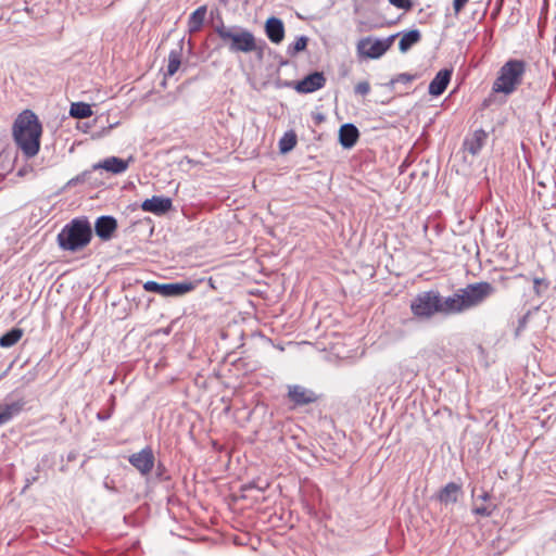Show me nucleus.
Here are the masks:
<instances>
[{
  "mask_svg": "<svg viewBox=\"0 0 556 556\" xmlns=\"http://www.w3.org/2000/svg\"><path fill=\"white\" fill-rule=\"evenodd\" d=\"M41 134L42 126L30 110L23 111L13 124L14 141L27 159L38 154Z\"/></svg>",
  "mask_w": 556,
  "mask_h": 556,
  "instance_id": "1",
  "label": "nucleus"
},
{
  "mask_svg": "<svg viewBox=\"0 0 556 556\" xmlns=\"http://www.w3.org/2000/svg\"><path fill=\"white\" fill-rule=\"evenodd\" d=\"M215 33L232 53L258 51L261 56L266 46L264 40L258 43L252 31L239 26L226 27L223 22L215 26Z\"/></svg>",
  "mask_w": 556,
  "mask_h": 556,
  "instance_id": "2",
  "label": "nucleus"
},
{
  "mask_svg": "<svg viewBox=\"0 0 556 556\" xmlns=\"http://www.w3.org/2000/svg\"><path fill=\"white\" fill-rule=\"evenodd\" d=\"M528 63L521 59H508L497 71L492 92L510 96L523 84Z\"/></svg>",
  "mask_w": 556,
  "mask_h": 556,
  "instance_id": "3",
  "label": "nucleus"
},
{
  "mask_svg": "<svg viewBox=\"0 0 556 556\" xmlns=\"http://www.w3.org/2000/svg\"><path fill=\"white\" fill-rule=\"evenodd\" d=\"M92 228L86 217L74 218L58 233L56 241L63 251L77 252L89 244Z\"/></svg>",
  "mask_w": 556,
  "mask_h": 556,
  "instance_id": "4",
  "label": "nucleus"
},
{
  "mask_svg": "<svg viewBox=\"0 0 556 556\" xmlns=\"http://www.w3.org/2000/svg\"><path fill=\"white\" fill-rule=\"evenodd\" d=\"M440 292L428 290L419 292L410 302V312L419 320H429L439 314Z\"/></svg>",
  "mask_w": 556,
  "mask_h": 556,
  "instance_id": "5",
  "label": "nucleus"
},
{
  "mask_svg": "<svg viewBox=\"0 0 556 556\" xmlns=\"http://www.w3.org/2000/svg\"><path fill=\"white\" fill-rule=\"evenodd\" d=\"M460 295L464 300L465 311L478 306L483 303L489 296L494 294L495 288L486 281L470 283L463 289H459Z\"/></svg>",
  "mask_w": 556,
  "mask_h": 556,
  "instance_id": "6",
  "label": "nucleus"
},
{
  "mask_svg": "<svg viewBox=\"0 0 556 556\" xmlns=\"http://www.w3.org/2000/svg\"><path fill=\"white\" fill-rule=\"evenodd\" d=\"M395 35H392L386 39H376L371 38H363L357 42V52L359 55L369 58V59H378L382 56L391 47Z\"/></svg>",
  "mask_w": 556,
  "mask_h": 556,
  "instance_id": "7",
  "label": "nucleus"
},
{
  "mask_svg": "<svg viewBox=\"0 0 556 556\" xmlns=\"http://www.w3.org/2000/svg\"><path fill=\"white\" fill-rule=\"evenodd\" d=\"M128 462L144 477L151 473L155 464V457L152 448L146 446L141 451L131 454L128 457Z\"/></svg>",
  "mask_w": 556,
  "mask_h": 556,
  "instance_id": "8",
  "label": "nucleus"
},
{
  "mask_svg": "<svg viewBox=\"0 0 556 556\" xmlns=\"http://www.w3.org/2000/svg\"><path fill=\"white\" fill-rule=\"evenodd\" d=\"M326 84L323 73L314 72L305 76L302 80L293 83V88L299 93H312L321 89Z\"/></svg>",
  "mask_w": 556,
  "mask_h": 556,
  "instance_id": "9",
  "label": "nucleus"
},
{
  "mask_svg": "<svg viewBox=\"0 0 556 556\" xmlns=\"http://www.w3.org/2000/svg\"><path fill=\"white\" fill-rule=\"evenodd\" d=\"M439 305V314L444 316L459 314L465 311L464 300L459 290L448 296H442L440 294Z\"/></svg>",
  "mask_w": 556,
  "mask_h": 556,
  "instance_id": "10",
  "label": "nucleus"
},
{
  "mask_svg": "<svg viewBox=\"0 0 556 556\" xmlns=\"http://www.w3.org/2000/svg\"><path fill=\"white\" fill-rule=\"evenodd\" d=\"M134 161L132 156H129L127 160H123L117 156H109L100 161L99 163L93 165V169H104L114 175L122 174L126 172L129 167V164Z\"/></svg>",
  "mask_w": 556,
  "mask_h": 556,
  "instance_id": "11",
  "label": "nucleus"
},
{
  "mask_svg": "<svg viewBox=\"0 0 556 556\" xmlns=\"http://www.w3.org/2000/svg\"><path fill=\"white\" fill-rule=\"evenodd\" d=\"M173 206L172 199L166 197L153 195L151 199H146L141 203V210L144 212L153 213L155 215H164Z\"/></svg>",
  "mask_w": 556,
  "mask_h": 556,
  "instance_id": "12",
  "label": "nucleus"
},
{
  "mask_svg": "<svg viewBox=\"0 0 556 556\" xmlns=\"http://www.w3.org/2000/svg\"><path fill=\"white\" fill-rule=\"evenodd\" d=\"M117 229V220L110 215H103L97 218L94 223L96 235L103 241L112 239Z\"/></svg>",
  "mask_w": 556,
  "mask_h": 556,
  "instance_id": "13",
  "label": "nucleus"
},
{
  "mask_svg": "<svg viewBox=\"0 0 556 556\" xmlns=\"http://www.w3.org/2000/svg\"><path fill=\"white\" fill-rule=\"evenodd\" d=\"M288 397L295 405L300 406L314 403L317 400L314 391L299 384L289 386Z\"/></svg>",
  "mask_w": 556,
  "mask_h": 556,
  "instance_id": "14",
  "label": "nucleus"
},
{
  "mask_svg": "<svg viewBox=\"0 0 556 556\" xmlns=\"http://www.w3.org/2000/svg\"><path fill=\"white\" fill-rule=\"evenodd\" d=\"M453 71L443 68L437 73L434 78L430 81L428 91L433 97L441 96L447 88Z\"/></svg>",
  "mask_w": 556,
  "mask_h": 556,
  "instance_id": "15",
  "label": "nucleus"
},
{
  "mask_svg": "<svg viewBox=\"0 0 556 556\" xmlns=\"http://www.w3.org/2000/svg\"><path fill=\"white\" fill-rule=\"evenodd\" d=\"M488 139V132L483 129H477L471 135L466 137L464 148L472 155H477Z\"/></svg>",
  "mask_w": 556,
  "mask_h": 556,
  "instance_id": "16",
  "label": "nucleus"
},
{
  "mask_svg": "<svg viewBox=\"0 0 556 556\" xmlns=\"http://www.w3.org/2000/svg\"><path fill=\"white\" fill-rule=\"evenodd\" d=\"M359 138V131L354 124L346 123L340 127L339 142L345 149H351L355 146Z\"/></svg>",
  "mask_w": 556,
  "mask_h": 556,
  "instance_id": "17",
  "label": "nucleus"
},
{
  "mask_svg": "<svg viewBox=\"0 0 556 556\" xmlns=\"http://www.w3.org/2000/svg\"><path fill=\"white\" fill-rule=\"evenodd\" d=\"M265 33L273 43H280L285 37L282 21L278 17H269L265 24Z\"/></svg>",
  "mask_w": 556,
  "mask_h": 556,
  "instance_id": "18",
  "label": "nucleus"
},
{
  "mask_svg": "<svg viewBox=\"0 0 556 556\" xmlns=\"http://www.w3.org/2000/svg\"><path fill=\"white\" fill-rule=\"evenodd\" d=\"M462 485L455 482L447 483L442 488L438 494V500L441 504L447 506L455 504L462 495Z\"/></svg>",
  "mask_w": 556,
  "mask_h": 556,
  "instance_id": "19",
  "label": "nucleus"
},
{
  "mask_svg": "<svg viewBox=\"0 0 556 556\" xmlns=\"http://www.w3.org/2000/svg\"><path fill=\"white\" fill-rule=\"evenodd\" d=\"M194 289V285L192 282L184 281V282H172V283H163L162 288V296L165 298H175L181 296Z\"/></svg>",
  "mask_w": 556,
  "mask_h": 556,
  "instance_id": "20",
  "label": "nucleus"
},
{
  "mask_svg": "<svg viewBox=\"0 0 556 556\" xmlns=\"http://www.w3.org/2000/svg\"><path fill=\"white\" fill-rule=\"evenodd\" d=\"M23 405L24 404L21 401L0 405V426L5 425L14 416L18 415L23 409Z\"/></svg>",
  "mask_w": 556,
  "mask_h": 556,
  "instance_id": "21",
  "label": "nucleus"
},
{
  "mask_svg": "<svg viewBox=\"0 0 556 556\" xmlns=\"http://www.w3.org/2000/svg\"><path fill=\"white\" fill-rule=\"evenodd\" d=\"M399 370L403 378H413L419 371V365L416 357H406L399 364Z\"/></svg>",
  "mask_w": 556,
  "mask_h": 556,
  "instance_id": "22",
  "label": "nucleus"
},
{
  "mask_svg": "<svg viewBox=\"0 0 556 556\" xmlns=\"http://www.w3.org/2000/svg\"><path fill=\"white\" fill-rule=\"evenodd\" d=\"M206 15V7L201 5L191 13L188 21V28L190 33H197L201 29Z\"/></svg>",
  "mask_w": 556,
  "mask_h": 556,
  "instance_id": "23",
  "label": "nucleus"
},
{
  "mask_svg": "<svg viewBox=\"0 0 556 556\" xmlns=\"http://www.w3.org/2000/svg\"><path fill=\"white\" fill-rule=\"evenodd\" d=\"M421 39V34L418 29H412L404 33L400 42L399 49L401 52L408 51L414 45L418 43Z\"/></svg>",
  "mask_w": 556,
  "mask_h": 556,
  "instance_id": "24",
  "label": "nucleus"
},
{
  "mask_svg": "<svg viewBox=\"0 0 556 556\" xmlns=\"http://www.w3.org/2000/svg\"><path fill=\"white\" fill-rule=\"evenodd\" d=\"M23 337V330L21 328H12L0 337L1 348H11L16 344Z\"/></svg>",
  "mask_w": 556,
  "mask_h": 556,
  "instance_id": "25",
  "label": "nucleus"
},
{
  "mask_svg": "<svg viewBox=\"0 0 556 556\" xmlns=\"http://www.w3.org/2000/svg\"><path fill=\"white\" fill-rule=\"evenodd\" d=\"M70 115L74 118H88L92 115V110L85 102H75L71 105Z\"/></svg>",
  "mask_w": 556,
  "mask_h": 556,
  "instance_id": "26",
  "label": "nucleus"
},
{
  "mask_svg": "<svg viewBox=\"0 0 556 556\" xmlns=\"http://www.w3.org/2000/svg\"><path fill=\"white\" fill-rule=\"evenodd\" d=\"M296 144V135L293 131H287L279 140V150L281 153L290 152Z\"/></svg>",
  "mask_w": 556,
  "mask_h": 556,
  "instance_id": "27",
  "label": "nucleus"
},
{
  "mask_svg": "<svg viewBox=\"0 0 556 556\" xmlns=\"http://www.w3.org/2000/svg\"><path fill=\"white\" fill-rule=\"evenodd\" d=\"M180 64V53L175 50L170 51L168 54V64L165 75L173 76L174 74H176V72L179 70Z\"/></svg>",
  "mask_w": 556,
  "mask_h": 556,
  "instance_id": "28",
  "label": "nucleus"
},
{
  "mask_svg": "<svg viewBox=\"0 0 556 556\" xmlns=\"http://www.w3.org/2000/svg\"><path fill=\"white\" fill-rule=\"evenodd\" d=\"M532 281H533L534 294L539 298L545 295V293L547 292V290L549 288L551 282L545 278H539V277H534L532 279Z\"/></svg>",
  "mask_w": 556,
  "mask_h": 556,
  "instance_id": "29",
  "label": "nucleus"
},
{
  "mask_svg": "<svg viewBox=\"0 0 556 556\" xmlns=\"http://www.w3.org/2000/svg\"><path fill=\"white\" fill-rule=\"evenodd\" d=\"M308 38L306 36H301L296 39L293 45L288 47V53L293 55L298 52H301L306 49Z\"/></svg>",
  "mask_w": 556,
  "mask_h": 556,
  "instance_id": "30",
  "label": "nucleus"
},
{
  "mask_svg": "<svg viewBox=\"0 0 556 556\" xmlns=\"http://www.w3.org/2000/svg\"><path fill=\"white\" fill-rule=\"evenodd\" d=\"M495 507L496 506L494 504H476L475 507L472 508V513L479 516L490 517L493 514Z\"/></svg>",
  "mask_w": 556,
  "mask_h": 556,
  "instance_id": "31",
  "label": "nucleus"
},
{
  "mask_svg": "<svg viewBox=\"0 0 556 556\" xmlns=\"http://www.w3.org/2000/svg\"><path fill=\"white\" fill-rule=\"evenodd\" d=\"M110 408L105 412H99L97 414V418L101 421H105L108 419L111 418L112 414H113V410H114V406H115V396L114 395H111L110 397Z\"/></svg>",
  "mask_w": 556,
  "mask_h": 556,
  "instance_id": "32",
  "label": "nucleus"
},
{
  "mask_svg": "<svg viewBox=\"0 0 556 556\" xmlns=\"http://www.w3.org/2000/svg\"><path fill=\"white\" fill-rule=\"evenodd\" d=\"M162 288H163V283H159L156 281H147L144 285H143V289L148 292H154V293H157V294H162Z\"/></svg>",
  "mask_w": 556,
  "mask_h": 556,
  "instance_id": "33",
  "label": "nucleus"
},
{
  "mask_svg": "<svg viewBox=\"0 0 556 556\" xmlns=\"http://www.w3.org/2000/svg\"><path fill=\"white\" fill-rule=\"evenodd\" d=\"M269 486V483L266 482V481H260V480H253L252 482L248 483L247 485H244V490H251V489H256L258 491H265L267 488Z\"/></svg>",
  "mask_w": 556,
  "mask_h": 556,
  "instance_id": "34",
  "label": "nucleus"
},
{
  "mask_svg": "<svg viewBox=\"0 0 556 556\" xmlns=\"http://www.w3.org/2000/svg\"><path fill=\"white\" fill-rule=\"evenodd\" d=\"M389 2L397 9L409 11L413 8L412 0H389Z\"/></svg>",
  "mask_w": 556,
  "mask_h": 556,
  "instance_id": "35",
  "label": "nucleus"
},
{
  "mask_svg": "<svg viewBox=\"0 0 556 556\" xmlns=\"http://www.w3.org/2000/svg\"><path fill=\"white\" fill-rule=\"evenodd\" d=\"M354 91L356 94L367 96L370 92V85L368 81H361L355 86Z\"/></svg>",
  "mask_w": 556,
  "mask_h": 556,
  "instance_id": "36",
  "label": "nucleus"
},
{
  "mask_svg": "<svg viewBox=\"0 0 556 556\" xmlns=\"http://www.w3.org/2000/svg\"><path fill=\"white\" fill-rule=\"evenodd\" d=\"M527 320H528V314L523 315L519 320H518V327L516 329V337H518L520 334V332L526 328L527 326Z\"/></svg>",
  "mask_w": 556,
  "mask_h": 556,
  "instance_id": "37",
  "label": "nucleus"
},
{
  "mask_svg": "<svg viewBox=\"0 0 556 556\" xmlns=\"http://www.w3.org/2000/svg\"><path fill=\"white\" fill-rule=\"evenodd\" d=\"M469 0H454L453 8L456 14H458L467 4Z\"/></svg>",
  "mask_w": 556,
  "mask_h": 556,
  "instance_id": "38",
  "label": "nucleus"
},
{
  "mask_svg": "<svg viewBox=\"0 0 556 556\" xmlns=\"http://www.w3.org/2000/svg\"><path fill=\"white\" fill-rule=\"evenodd\" d=\"M39 479L38 475H34V476H28L26 477L25 479V486L23 489V492L26 491V489H28L31 484H34L35 482H37Z\"/></svg>",
  "mask_w": 556,
  "mask_h": 556,
  "instance_id": "39",
  "label": "nucleus"
},
{
  "mask_svg": "<svg viewBox=\"0 0 556 556\" xmlns=\"http://www.w3.org/2000/svg\"><path fill=\"white\" fill-rule=\"evenodd\" d=\"M490 497H491V495L489 494V492H483L481 495H479V496L477 497V501H478V500H481V501H483V502H486Z\"/></svg>",
  "mask_w": 556,
  "mask_h": 556,
  "instance_id": "40",
  "label": "nucleus"
},
{
  "mask_svg": "<svg viewBox=\"0 0 556 556\" xmlns=\"http://www.w3.org/2000/svg\"><path fill=\"white\" fill-rule=\"evenodd\" d=\"M317 119L323 121L324 119L323 115H318Z\"/></svg>",
  "mask_w": 556,
  "mask_h": 556,
  "instance_id": "41",
  "label": "nucleus"
}]
</instances>
